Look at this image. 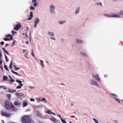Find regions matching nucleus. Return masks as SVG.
I'll use <instances>...</instances> for the list:
<instances>
[{
    "label": "nucleus",
    "mask_w": 123,
    "mask_h": 123,
    "mask_svg": "<svg viewBox=\"0 0 123 123\" xmlns=\"http://www.w3.org/2000/svg\"><path fill=\"white\" fill-rule=\"evenodd\" d=\"M4 105L6 108L8 109H11L12 110L14 111L17 110V109L12 104L6 101L4 102Z\"/></svg>",
    "instance_id": "obj_1"
},
{
    "label": "nucleus",
    "mask_w": 123,
    "mask_h": 123,
    "mask_svg": "<svg viewBox=\"0 0 123 123\" xmlns=\"http://www.w3.org/2000/svg\"><path fill=\"white\" fill-rule=\"evenodd\" d=\"M21 122L22 123H33L30 118L29 115H25L22 117L21 118Z\"/></svg>",
    "instance_id": "obj_2"
},
{
    "label": "nucleus",
    "mask_w": 123,
    "mask_h": 123,
    "mask_svg": "<svg viewBox=\"0 0 123 123\" xmlns=\"http://www.w3.org/2000/svg\"><path fill=\"white\" fill-rule=\"evenodd\" d=\"M1 115L4 116L6 117H9L11 115L10 113H7L4 111H2L1 112Z\"/></svg>",
    "instance_id": "obj_3"
},
{
    "label": "nucleus",
    "mask_w": 123,
    "mask_h": 123,
    "mask_svg": "<svg viewBox=\"0 0 123 123\" xmlns=\"http://www.w3.org/2000/svg\"><path fill=\"white\" fill-rule=\"evenodd\" d=\"M104 15L106 17H119V15H116L115 14H111L110 15L105 14Z\"/></svg>",
    "instance_id": "obj_4"
},
{
    "label": "nucleus",
    "mask_w": 123,
    "mask_h": 123,
    "mask_svg": "<svg viewBox=\"0 0 123 123\" xmlns=\"http://www.w3.org/2000/svg\"><path fill=\"white\" fill-rule=\"evenodd\" d=\"M16 81L19 84V85L17 86L16 88L18 89L21 88V87L23 86V84L22 83V82L18 80H16Z\"/></svg>",
    "instance_id": "obj_5"
},
{
    "label": "nucleus",
    "mask_w": 123,
    "mask_h": 123,
    "mask_svg": "<svg viewBox=\"0 0 123 123\" xmlns=\"http://www.w3.org/2000/svg\"><path fill=\"white\" fill-rule=\"evenodd\" d=\"M90 83L92 85L96 86L98 87H99L98 83L94 80H91L90 81Z\"/></svg>",
    "instance_id": "obj_6"
},
{
    "label": "nucleus",
    "mask_w": 123,
    "mask_h": 123,
    "mask_svg": "<svg viewBox=\"0 0 123 123\" xmlns=\"http://www.w3.org/2000/svg\"><path fill=\"white\" fill-rule=\"evenodd\" d=\"M3 77V80L4 81L7 80L8 81H9L10 82L12 83L13 82L14 80L12 79L11 77Z\"/></svg>",
    "instance_id": "obj_7"
},
{
    "label": "nucleus",
    "mask_w": 123,
    "mask_h": 123,
    "mask_svg": "<svg viewBox=\"0 0 123 123\" xmlns=\"http://www.w3.org/2000/svg\"><path fill=\"white\" fill-rule=\"evenodd\" d=\"M22 104L21 102L18 100H16L14 101V105H15L20 106Z\"/></svg>",
    "instance_id": "obj_8"
},
{
    "label": "nucleus",
    "mask_w": 123,
    "mask_h": 123,
    "mask_svg": "<svg viewBox=\"0 0 123 123\" xmlns=\"http://www.w3.org/2000/svg\"><path fill=\"white\" fill-rule=\"evenodd\" d=\"M55 8V6L53 5H51L50 6V10L51 12L52 13H54L55 11L54 10Z\"/></svg>",
    "instance_id": "obj_9"
},
{
    "label": "nucleus",
    "mask_w": 123,
    "mask_h": 123,
    "mask_svg": "<svg viewBox=\"0 0 123 123\" xmlns=\"http://www.w3.org/2000/svg\"><path fill=\"white\" fill-rule=\"evenodd\" d=\"M21 27V26L17 24L14 27V29L16 31H18V29H20Z\"/></svg>",
    "instance_id": "obj_10"
},
{
    "label": "nucleus",
    "mask_w": 123,
    "mask_h": 123,
    "mask_svg": "<svg viewBox=\"0 0 123 123\" xmlns=\"http://www.w3.org/2000/svg\"><path fill=\"white\" fill-rule=\"evenodd\" d=\"M45 113H47L49 114H53L55 116L56 115L55 113L52 112V111L50 110H48L46 111H45Z\"/></svg>",
    "instance_id": "obj_11"
},
{
    "label": "nucleus",
    "mask_w": 123,
    "mask_h": 123,
    "mask_svg": "<svg viewBox=\"0 0 123 123\" xmlns=\"http://www.w3.org/2000/svg\"><path fill=\"white\" fill-rule=\"evenodd\" d=\"M39 21L40 20L38 18H36L35 21L34 28H35L36 27L37 24L39 23Z\"/></svg>",
    "instance_id": "obj_12"
},
{
    "label": "nucleus",
    "mask_w": 123,
    "mask_h": 123,
    "mask_svg": "<svg viewBox=\"0 0 123 123\" xmlns=\"http://www.w3.org/2000/svg\"><path fill=\"white\" fill-rule=\"evenodd\" d=\"M50 120L51 121L54 122H56L57 120L54 117H52L49 118Z\"/></svg>",
    "instance_id": "obj_13"
},
{
    "label": "nucleus",
    "mask_w": 123,
    "mask_h": 123,
    "mask_svg": "<svg viewBox=\"0 0 123 123\" xmlns=\"http://www.w3.org/2000/svg\"><path fill=\"white\" fill-rule=\"evenodd\" d=\"M13 39V36L12 35H11L10 37V38H4V40L5 41H10L11 40H12Z\"/></svg>",
    "instance_id": "obj_14"
},
{
    "label": "nucleus",
    "mask_w": 123,
    "mask_h": 123,
    "mask_svg": "<svg viewBox=\"0 0 123 123\" xmlns=\"http://www.w3.org/2000/svg\"><path fill=\"white\" fill-rule=\"evenodd\" d=\"M41 101L44 102V103L46 104H47L48 103V101L46 99L44 98H42L41 99Z\"/></svg>",
    "instance_id": "obj_15"
},
{
    "label": "nucleus",
    "mask_w": 123,
    "mask_h": 123,
    "mask_svg": "<svg viewBox=\"0 0 123 123\" xmlns=\"http://www.w3.org/2000/svg\"><path fill=\"white\" fill-rule=\"evenodd\" d=\"M8 92L10 93H12L16 92V91L15 90H12L11 89H9L8 91Z\"/></svg>",
    "instance_id": "obj_16"
},
{
    "label": "nucleus",
    "mask_w": 123,
    "mask_h": 123,
    "mask_svg": "<svg viewBox=\"0 0 123 123\" xmlns=\"http://www.w3.org/2000/svg\"><path fill=\"white\" fill-rule=\"evenodd\" d=\"M36 114L37 116L38 117H41L42 116V115L41 113L38 111L36 112Z\"/></svg>",
    "instance_id": "obj_17"
},
{
    "label": "nucleus",
    "mask_w": 123,
    "mask_h": 123,
    "mask_svg": "<svg viewBox=\"0 0 123 123\" xmlns=\"http://www.w3.org/2000/svg\"><path fill=\"white\" fill-rule=\"evenodd\" d=\"M48 34L49 35H50L51 36H54V34L53 32H51L49 31L48 32Z\"/></svg>",
    "instance_id": "obj_18"
},
{
    "label": "nucleus",
    "mask_w": 123,
    "mask_h": 123,
    "mask_svg": "<svg viewBox=\"0 0 123 123\" xmlns=\"http://www.w3.org/2000/svg\"><path fill=\"white\" fill-rule=\"evenodd\" d=\"M76 41L77 43H83V41L80 40L76 39Z\"/></svg>",
    "instance_id": "obj_19"
},
{
    "label": "nucleus",
    "mask_w": 123,
    "mask_h": 123,
    "mask_svg": "<svg viewBox=\"0 0 123 123\" xmlns=\"http://www.w3.org/2000/svg\"><path fill=\"white\" fill-rule=\"evenodd\" d=\"M28 105V103L26 102H23V107H24L27 106Z\"/></svg>",
    "instance_id": "obj_20"
},
{
    "label": "nucleus",
    "mask_w": 123,
    "mask_h": 123,
    "mask_svg": "<svg viewBox=\"0 0 123 123\" xmlns=\"http://www.w3.org/2000/svg\"><path fill=\"white\" fill-rule=\"evenodd\" d=\"M12 60H11V62L10 63L9 66V68L10 69H11L12 67Z\"/></svg>",
    "instance_id": "obj_21"
},
{
    "label": "nucleus",
    "mask_w": 123,
    "mask_h": 123,
    "mask_svg": "<svg viewBox=\"0 0 123 123\" xmlns=\"http://www.w3.org/2000/svg\"><path fill=\"white\" fill-rule=\"evenodd\" d=\"M3 50L8 55H10L9 54L8 52V51L6 50L4 48H2Z\"/></svg>",
    "instance_id": "obj_22"
},
{
    "label": "nucleus",
    "mask_w": 123,
    "mask_h": 123,
    "mask_svg": "<svg viewBox=\"0 0 123 123\" xmlns=\"http://www.w3.org/2000/svg\"><path fill=\"white\" fill-rule=\"evenodd\" d=\"M114 99L116 101H117L118 103H120V101L118 98H114Z\"/></svg>",
    "instance_id": "obj_23"
},
{
    "label": "nucleus",
    "mask_w": 123,
    "mask_h": 123,
    "mask_svg": "<svg viewBox=\"0 0 123 123\" xmlns=\"http://www.w3.org/2000/svg\"><path fill=\"white\" fill-rule=\"evenodd\" d=\"M79 10H80V8H79V7L78 8H77L76 9V11H75V13L76 14L78 13L79 12Z\"/></svg>",
    "instance_id": "obj_24"
},
{
    "label": "nucleus",
    "mask_w": 123,
    "mask_h": 123,
    "mask_svg": "<svg viewBox=\"0 0 123 123\" xmlns=\"http://www.w3.org/2000/svg\"><path fill=\"white\" fill-rule=\"evenodd\" d=\"M14 68L15 70H18V69H20V68H18L15 65H14Z\"/></svg>",
    "instance_id": "obj_25"
},
{
    "label": "nucleus",
    "mask_w": 123,
    "mask_h": 123,
    "mask_svg": "<svg viewBox=\"0 0 123 123\" xmlns=\"http://www.w3.org/2000/svg\"><path fill=\"white\" fill-rule=\"evenodd\" d=\"M11 71H12V73H13L14 74H16L17 75H18V76H20V75L18 73H17L14 72L13 70H11Z\"/></svg>",
    "instance_id": "obj_26"
},
{
    "label": "nucleus",
    "mask_w": 123,
    "mask_h": 123,
    "mask_svg": "<svg viewBox=\"0 0 123 123\" xmlns=\"http://www.w3.org/2000/svg\"><path fill=\"white\" fill-rule=\"evenodd\" d=\"M38 5V3H37L36 2H34L33 4V6L34 7H36Z\"/></svg>",
    "instance_id": "obj_27"
},
{
    "label": "nucleus",
    "mask_w": 123,
    "mask_h": 123,
    "mask_svg": "<svg viewBox=\"0 0 123 123\" xmlns=\"http://www.w3.org/2000/svg\"><path fill=\"white\" fill-rule=\"evenodd\" d=\"M4 68L5 69H6L8 71L9 70L8 68L7 67V66L6 65H4Z\"/></svg>",
    "instance_id": "obj_28"
},
{
    "label": "nucleus",
    "mask_w": 123,
    "mask_h": 123,
    "mask_svg": "<svg viewBox=\"0 0 123 123\" xmlns=\"http://www.w3.org/2000/svg\"><path fill=\"white\" fill-rule=\"evenodd\" d=\"M95 79L98 81H100V79L99 77H95Z\"/></svg>",
    "instance_id": "obj_29"
},
{
    "label": "nucleus",
    "mask_w": 123,
    "mask_h": 123,
    "mask_svg": "<svg viewBox=\"0 0 123 123\" xmlns=\"http://www.w3.org/2000/svg\"><path fill=\"white\" fill-rule=\"evenodd\" d=\"M93 120L94 121L95 123H98V121L95 118H93Z\"/></svg>",
    "instance_id": "obj_30"
},
{
    "label": "nucleus",
    "mask_w": 123,
    "mask_h": 123,
    "mask_svg": "<svg viewBox=\"0 0 123 123\" xmlns=\"http://www.w3.org/2000/svg\"><path fill=\"white\" fill-rule=\"evenodd\" d=\"M30 9L31 10H33L35 9V8L32 6H31L30 7Z\"/></svg>",
    "instance_id": "obj_31"
},
{
    "label": "nucleus",
    "mask_w": 123,
    "mask_h": 123,
    "mask_svg": "<svg viewBox=\"0 0 123 123\" xmlns=\"http://www.w3.org/2000/svg\"><path fill=\"white\" fill-rule=\"evenodd\" d=\"M7 97L9 98V99H10L11 96V95L10 94H7Z\"/></svg>",
    "instance_id": "obj_32"
},
{
    "label": "nucleus",
    "mask_w": 123,
    "mask_h": 123,
    "mask_svg": "<svg viewBox=\"0 0 123 123\" xmlns=\"http://www.w3.org/2000/svg\"><path fill=\"white\" fill-rule=\"evenodd\" d=\"M5 56L6 61V62H8L9 61L8 59L7 58V56L6 55H5Z\"/></svg>",
    "instance_id": "obj_33"
},
{
    "label": "nucleus",
    "mask_w": 123,
    "mask_h": 123,
    "mask_svg": "<svg viewBox=\"0 0 123 123\" xmlns=\"http://www.w3.org/2000/svg\"><path fill=\"white\" fill-rule=\"evenodd\" d=\"M65 22V21H60L59 22V23L61 24H62L64 23Z\"/></svg>",
    "instance_id": "obj_34"
},
{
    "label": "nucleus",
    "mask_w": 123,
    "mask_h": 123,
    "mask_svg": "<svg viewBox=\"0 0 123 123\" xmlns=\"http://www.w3.org/2000/svg\"><path fill=\"white\" fill-rule=\"evenodd\" d=\"M31 52H32L31 55L33 57H35V55H34V51H33V49H32V51H31Z\"/></svg>",
    "instance_id": "obj_35"
},
{
    "label": "nucleus",
    "mask_w": 123,
    "mask_h": 123,
    "mask_svg": "<svg viewBox=\"0 0 123 123\" xmlns=\"http://www.w3.org/2000/svg\"><path fill=\"white\" fill-rule=\"evenodd\" d=\"M30 16L31 17H33V12H30Z\"/></svg>",
    "instance_id": "obj_36"
},
{
    "label": "nucleus",
    "mask_w": 123,
    "mask_h": 123,
    "mask_svg": "<svg viewBox=\"0 0 123 123\" xmlns=\"http://www.w3.org/2000/svg\"><path fill=\"white\" fill-rule=\"evenodd\" d=\"M61 120V121L63 123H67V122L65 121V120H64L63 119H62Z\"/></svg>",
    "instance_id": "obj_37"
},
{
    "label": "nucleus",
    "mask_w": 123,
    "mask_h": 123,
    "mask_svg": "<svg viewBox=\"0 0 123 123\" xmlns=\"http://www.w3.org/2000/svg\"><path fill=\"white\" fill-rule=\"evenodd\" d=\"M15 94L16 95L17 98H19V94L18 93H15Z\"/></svg>",
    "instance_id": "obj_38"
},
{
    "label": "nucleus",
    "mask_w": 123,
    "mask_h": 123,
    "mask_svg": "<svg viewBox=\"0 0 123 123\" xmlns=\"http://www.w3.org/2000/svg\"><path fill=\"white\" fill-rule=\"evenodd\" d=\"M28 53H26L25 54V56L26 57V58L28 59V58L27 57V56L28 55Z\"/></svg>",
    "instance_id": "obj_39"
},
{
    "label": "nucleus",
    "mask_w": 123,
    "mask_h": 123,
    "mask_svg": "<svg viewBox=\"0 0 123 123\" xmlns=\"http://www.w3.org/2000/svg\"><path fill=\"white\" fill-rule=\"evenodd\" d=\"M12 35H14V34L16 33V32L14 31L13 30H12Z\"/></svg>",
    "instance_id": "obj_40"
},
{
    "label": "nucleus",
    "mask_w": 123,
    "mask_h": 123,
    "mask_svg": "<svg viewBox=\"0 0 123 123\" xmlns=\"http://www.w3.org/2000/svg\"><path fill=\"white\" fill-rule=\"evenodd\" d=\"M11 35H10V34H8L6 35L5 36V37H11Z\"/></svg>",
    "instance_id": "obj_41"
},
{
    "label": "nucleus",
    "mask_w": 123,
    "mask_h": 123,
    "mask_svg": "<svg viewBox=\"0 0 123 123\" xmlns=\"http://www.w3.org/2000/svg\"><path fill=\"white\" fill-rule=\"evenodd\" d=\"M40 61L41 63V65L43 67V65H44L43 61H42V60H40Z\"/></svg>",
    "instance_id": "obj_42"
},
{
    "label": "nucleus",
    "mask_w": 123,
    "mask_h": 123,
    "mask_svg": "<svg viewBox=\"0 0 123 123\" xmlns=\"http://www.w3.org/2000/svg\"><path fill=\"white\" fill-rule=\"evenodd\" d=\"M120 14L121 15H123V11H121L120 12Z\"/></svg>",
    "instance_id": "obj_43"
},
{
    "label": "nucleus",
    "mask_w": 123,
    "mask_h": 123,
    "mask_svg": "<svg viewBox=\"0 0 123 123\" xmlns=\"http://www.w3.org/2000/svg\"><path fill=\"white\" fill-rule=\"evenodd\" d=\"M30 101H33L35 102V100L33 99V98H31L30 99Z\"/></svg>",
    "instance_id": "obj_44"
},
{
    "label": "nucleus",
    "mask_w": 123,
    "mask_h": 123,
    "mask_svg": "<svg viewBox=\"0 0 123 123\" xmlns=\"http://www.w3.org/2000/svg\"><path fill=\"white\" fill-rule=\"evenodd\" d=\"M93 77H98L99 76L98 75V74H97L96 75H92Z\"/></svg>",
    "instance_id": "obj_45"
},
{
    "label": "nucleus",
    "mask_w": 123,
    "mask_h": 123,
    "mask_svg": "<svg viewBox=\"0 0 123 123\" xmlns=\"http://www.w3.org/2000/svg\"><path fill=\"white\" fill-rule=\"evenodd\" d=\"M111 94L112 95L114 96L115 97H117V95H116L113 93H111Z\"/></svg>",
    "instance_id": "obj_46"
},
{
    "label": "nucleus",
    "mask_w": 123,
    "mask_h": 123,
    "mask_svg": "<svg viewBox=\"0 0 123 123\" xmlns=\"http://www.w3.org/2000/svg\"><path fill=\"white\" fill-rule=\"evenodd\" d=\"M81 54L82 55L84 56H86V54H85L84 53H81Z\"/></svg>",
    "instance_id": "obj_47"
},
{
    "label": "nucleus",
    "mask_w": 123,
    "mask_h": 123,
    "mask_svg": "<svg viewBox=\"0 0 123 123\" xmlns=\"http://www.w3.org/2000/svg\"><path fill=\"white\" fill-rule=\"evenodd\" d=\"M3 63V61L1 60L0 59V65H1L2 63Z\"/></svg>",
    "instance_id": "obj_48"
},
{
    "label": "nucleus",
    "mask_w": 123,
    "mask_h": 123,
    "mask_svg": "<svg viewBox=\"0 0 123 123\" xmlns=\"http://www.w3.org/2000/svg\"><path fill=\"white\" fill-rule=\"evenodd\" d=\"M4 43L3 41L1 42L0 43V44L2 45H3L4 44Z\"/></svg>",
    "instance_id": "obj_49"
},
{
    "label": "nucleus",
    "mask_w": 123,
    "mask_h": 123,
    "mask_svg": "<svg viewBox=\"0 0 123 123\" xmlns=\"http://www.w3.org/2000/svg\"><path fill=\"white\" fill-rule=\"evenodd\" d=\"M29 87L31 89H33L35 88L33 86H30Z\"/></svg>",
    "instance_id": "obj_50"
},
{
    "label": "nucleus",
    "mask_w": 123,
    "mask_h": 123,
    "mask_svg": "<svg viewBox=\"0 0 123 123\" xmlns=\"http://www.w3.org/2000/svg\"><path fill=\"white\" fill-rule=\"evenodd\" d=\"M58 116L59 117H60V119L61 120V119H62V118L61 116L60 115H58Z\"/></svg>",
    "instance_id": "obj_51"
},
{
    "label": "nucleus",
    "mask_w": 123,
    "mask_h": 123,
    "mask_svg": "<svg viewBox=\"0 0 123 123\" xmlns=\"http://www.w3.org/2000/svg\"><path fill=\"white\" fill-rule=\"evenodd\" d=\"M27 51V50L25 49H24L23 50V53H24Z\"/></svg>",
    "instance_id": "obj_52"
},
{
    "label": "nucleus",
    "mask_w": 123,
    "mask_h": 123,
    "mask_svg": "<svg viewBox=\"0 0 123 123\" xmlns=\"http://www.w3.org/2000/svg\"><path fill=\"white\" fill-rule=\"evenodd\" d=\"M32 19V17H29L28 18V19L29 20H30Z\"/></svg>",
    "instance_id": "obj_53"
},
{
    "label": "nucleus",
    "mask_w": 123,
    "mask_h": 123,
    "mask_svg": "<svg viewBox=\"0 0 123 123\" xmlns=\"http://www.w3.org/2000/svg\"><path fill=\"white\" fill-rule=\"evenodd\" d=\"M20 96H21L24 97V95L22 93L20 95Z\"/></svg>",
    "instance_id": "obj_54"
},
{
    "label": "nucleus",
    "mask_w": 123,
    "mask_h": 123,
    "mask_svg": "<svg viewBox=\"0 0 123 123\" xmlns=\"http://www.w3.org/2000/svg\"><path fill=\"white\" fill-rule=\"evenodd\" d=\"M36 0H32V1L33 2H36Z\"/></svg>",
    "instance_id": "obj_55"
},
{
    "label": "nucleus",
    "mask_w": 123,
    "mask_h": 123,
    "mask_svg": "<svg viewBox=\"0 0 123 123\" xmlns=\"http://www.w3.org/2000/svg\"><path fill=\"white\" fill-rule=\"evenodd\" d=\"M38 99L39 101H41V99L40 98H38Z\"/></svg>",
    "instance_id": "obj_56"
},
{
    "label": "nucleus",
    "mask_w": 123,
    "mask_h": 123,
    "mask_svg": "<svg viewBox=\"0 0 123 123\" xmlns=\"http://www.w3.org/2000/svg\"><path fill=\"white\" fill-rule=\"evenodd\" d=\"M4 86H0V89L4 87Z\"/></svg>",
    "instance_id": "obj_57"
},
{
    "label": "nucleus",
    "mask_w": 123,
    "mask_h": 123,
    "mask_svg": "<svg viewBox=\"0 0 123 123\" xmlns=\"http://www.w3.org/2000/svg\"><path fill=\"white\" fill-rule=\"evenodd\" d=\"M114 122L115 123H117L118 122V121L117 120H114Z\"/></svg>",
    "instance_id": "obj_58"
},
{
    "label": "nucleus",
    "mask_w": 123,
    "mask_h": 123,
    "mask_svg": "<svg viewBox=\"0 0 123 123\" xmlns=\"http://www.w3.org/2000/svg\"><path fill=\"white\" fill-rule=\"evenodd\" d=\"M25 43L26 44H28L29 43V42L28 41H26L25 42Z\"/></svg>",
    "instance_id": "obj_59"
},
{
    "label": "nucleus",
    "mask_w": 123,
    "mask_h": 123,
    "mask_svg": "<svg viewBox=\"0 0 123 123\" xmlns=\"http://www.w3.org/2000/svg\"><path fill=\"white\" fill-rule=\"evenodd\" d=\"M9 45V44H6L5 45L6 47H7Z\"/></svg>",
    "instance_id": "obj_60"
},
{
    "label": "nucleus",
    "mask_w": 123,
    "mask_h": 123,
    "mask_svg": "<svg viewBox=\"0 0 123 123\" xmlns=\"http://www.w3.org/2000/svg\"><path fill=\"white\" fill-rule=\"evenodd\" d=\"M51 38L52 39H54V40H55V38L54 37H51Z\"/></svg>",
    "instance_id": "obj_61"
},
{
    "label": "nucleus",
    "mask_w": 123,
    "mask_h": 123,
    "mask_svg": "<svg viewBox=\"0 0 123 123\" xmlns=\"http://www.w3.org/2000/svg\"><path fill=\"white\" fill-rule=\"evenodd\" d=\"M98 5H100L101 6H102V5L101 3H99L98 4Z\"/></svg>",
    "instance_id": "obj_62"
},
{
    "label": "nucleus",
    "mask_w": 123,
    "mask_h": 123,
    "mask_svg": "<svg viewBox=\"0 0 123 123\" xmlns=\"http://www.w3.org/2000/svg\"><path fill=\"white\" fill-rule=\"evenodd\" d=\"M14 43H15V42H13V43L12 44V46H13L14 45Z\"/></svg>",
    "instance_id": "obj_63"
},
{
    "label": "nucleus",
    "mask_w": 123,
    "mask_h": 123,
    "mask_svg": "<svg viewBox=\"0 0 123 123\" xmlns=\"http://www.w3.org/2000/svg\"><path fill=\"white\" fill-rule=\"evenodd\" d=\"M108 76V75L107 74L105 75H104V77H106Z\"/></svg>",
    "instance_id": "obj_64"
}]
</instances>
